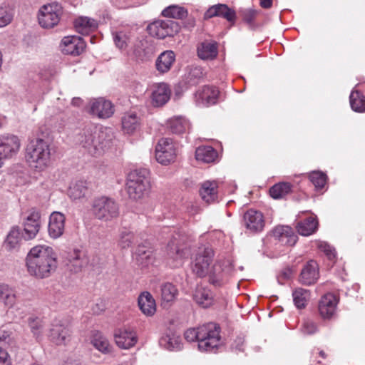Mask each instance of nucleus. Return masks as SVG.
<instances>
[{"instance_id":"obj_27","label":"nucleus","mask_w":365,"mask_h":365,"mask_svg":"<svg viewBox=\"0 0 365 365\" xmlns=\"http://www.w3.org/2000/svg\"><path fill=\"white\" fill-rule=\"evenodd\" d=\"M14 343L11 334L5 330H0V365H11L8 349Z\"/></svg>"},{"instance_id":"obj_50","label":"nucleus","mask_w":365,"mask_h":365,"mask_svg":"<svg viewBox=\"0 0 365 365\" xmlns=\"http://www.w3.org/2000/svg\"><path fill=\"white\" fill-rule=\"evenodd\" d=\"M308 295V290L302 288L297 289L293 292V301L297 309H303L305 307Z\"/></svg>"},{"instance_id":"obj_61","label":"nucleus","mask_w":365,"mask_h":365,"mask_svg":"<svg viewBox=\"0 0 365 365\" xmlns=\"http://www.w3.org/2000/svg\"><path fill=\"white\" fill-rule=\"evenodd\" d=\"M170 348L172 349L179 350L181 349L180 339L179 337H173L169 339Z\"/></svg>"},{"instance_id":"obj_3","label":"nucleus","mask_w":365,"mask_h":365,"mask_svg":"<svg viewBox=\"0 0 365 365\" xmlns=\"http://www.w3.org/2000/svg\"><path fill=\"white\" fill-rule=\"evenodd\" d=\"M188 236L181 230H174L166 247L165 259L168 264L173 268L182 265L188 256L186 243Z\"/></svg>"},{"instance_id":"obj_14","label":"nucleus","mask_w":365,"mask_h":365,"mask_svg":"<svg viewBox=\"0 0 365 365\" xmlns=\"http://www.w3.org/2000/svg\"><path fill=\"white\" fill-rule=\"evenodd\" d=\"M219 91L214 86H205L194 94V101L197 106L207 107L217 103Z\"/></svg>"},{"instance_id":"obj_62","label":"nucleus","mask_w":365,"mask_h":365,"mask_svg":"<svg viewBox=\"0 0 365 365\" xmlns=\"http://www.w3.org/2000/svg\"><path fill=\"white\" fill-rule=\"evenodd\" d=\"M291 275L292 269L289 268H285L281 272V274L278 277V280L279 281L280 279H282L284 280L288 279L291 277Z\"/></svg>"},{"instance_id":"obj_57","label":"nucleus","mask_w":365,"mask_h":365,"mask_svg":"<svg viewBox=\"0 0 365 365\" xmlns=\"http://www.w3.org/2000/svg\"><path fill=\"white\" fill-rule=\"evenodd\" d=\"M128 37L123 32L116 33L113 36L115 44L120 49H123L128 46Z\"/></svg>"},{"instance_id":"obj_7","label":"nucleus","mask_w":365,"mask_h":365,"mask_svg":"<svg viewBox=\"0 0 365 365\" xmlns=\"http://www.w3.org/2000/svg\"><path fill=\"white\" fill-rule=\"evenodd\" d=\"M214 255V251L210 247L199 248L192 263V271L197 277L203 278L208 274Z\"/></svg>"},{"instance_id":"obj_63","label":"nucleus","mask_w":365,"mask_h":365,"mask_svg":"<svg viewBox=\"0 0 365 365\" xmlns=\"http://www.w3.org/2000/svg\"><path fill=\"white\" fill-rule=\"evenodd\" d=\"M259 5L263 9H269L272 6V0H260Z\"/></svg>"},{"instance_id":"obj_16","label":"nucleus","mask_w":365,"mask_h":365,"mask_svg":"<svg viewBox=\"0 0 365 365\" xmlns=\"http://www.w3.org/2000/svg\"><path fill=\"white\" fill-rule=\"evenodd\" d=\"M338 299L332 293H327L323 295L318 305L319 313L324 319H331L336 313Z\"/></svg>"},{"instance_id":"obj_48","label":"nucleus","mask_w":365,"mask_h":365,"mask_svg":"<svg viewBox=\"0 0 365 365\" xmlns=\"http://www.w3.org/2000/svg\"><path fill=\"white\" fill-rule=\"evenodd\" d=\"M188 126L187 120L181 117L172 118L168 122L169 130L175 134L183 133Z\"/></svg>"},{"instance_id":"obj_10","label":"nucleus","mask_w":365,"mask_h":365,"mask_svg":"<svg viewBox=\"0 0 365 365\" xmlns=\"http://www.w3.org/2000/svg\"><path fill=\"white\" fill-rule=\"evenodd\" d=\"M39 13L38 19L40 26L45 29H51L59 22L63 8L58 2H53L43 5Z\"/></svg>"},{"instance_id":"obj_19","label":"nucleus","mask_w":365,"mask_h":365,"mask_svg":"<svg viewBox=\"0 0 365 365\" xmlns=\"http://www.w3.org/2000/svg\"><path fill=\"white\" fill-rule=\"evenodd\" d=\"M171 90L165 83H159L153 86L151 94L152 104L155 107L164 106L170 98Z\"/></svg>"},{"instance_id":"obj_15","label":"nucleus","mask_w":365,"mask_h":365,"mask_svg":"<svg viewBox=\"0 0 365 365\" xmlns=\"http://www.w3.org/2000/svg\"><path fill=\"white\" fill-rule=\"evenodd\" d=\"M60 48L62 53L66 55L78 56L86 48V42L81 37L68 36L61 40Z\"/></svg>"},{"instance_id":"obj_39","label":"nucleus","mask_w":365,"mask_h":365,"mask_svg":"<svg viewBox=\"0 0 365 365\" xmlns=\"http://www.w3.org/2000/svg\"><path fill=\"white\" fill-rule=\"evenodd\" d=\"M93 346L105 354L111 353L113 350V346L108 339L98 331H93Z\"/></svg>"},{"instance_id":"obj_9","label":"nucleus","mask_w":365,"mask_h":365,"mask_svg":"<svg viewBox=\"0 0 365 365\" xmlns=\"http://www.w3.org/2000/svg\"><path fill=\"white\" fill-rule=\"evenodd\" d=\"M147 30L150 36L164 39L177 34L180 30V26L178 22L173 20H156L148 26Z\"/></svg>"},{"instance_id":"obj_8","label":"nucleus","mask_w":365,"mask_h":365,"mask_svg":"<svg viewBox=\"0 0 365 365\" xmlns=\"http://www.w3.org/2000/svg\"><path fill=\"white\" fill-rule=\"evenodd\" d=\"M42 222L40 211L36 208H31L22 219V237L24 240H31L34 239L41 227Z\"/></svg>"},{"instance_id":"obj_59","label":"nucleus","mask_w":365,"mask_h":365,"mask_svg":"<svg viewBox=\"0 0 365 365\" xmlns=\"http://www.w3.org/2000/svg\"><path fill=\"white\" fill-rule=\"evenodd\" d=\"M245 345V338L237 336L231 345V349L236 353L243 351Z\"/></svg>"},{"instance_id":"obj_53","label":"nucleus","mask_w":365,"mask_h":365,"mask_svg":"<svg viewBox=\"0 0 365 365\" xmlns=\"http://www.w3.org/2000/svg\"><path fill=\"white\" fill-rule=\"evenodd\" d=\"M14 16L13 10L6 5L0 6V27H4L11 23Z\"/></svg>"},{"instance_id":"obj_44","label":"nucleus","mask_w":365,"mask_h":365,"mask_svg":"<svg viewBox=\"0 0 365 365\" xmlns=\"http://www.w3.org/2000/svg\"><path fill=\"white\" fill-rule=\"evenodd\" d=\"M187 10L178 5H170L162 11V16L167 18L182 19L187 16Z\"/></svg>"},{"instance_id":"obj_12","label":"nucleus","mask_w":365,"mask_h":365,"mask_svg":"<svg viewBox=\"0 0 365 365\" xmlns=\"http://www.w3.org/2000/svg\"><path fill=\"white\" fill-rule=\"evenodd\" d=\"M20 148V141L17 136L11 134L0 135V168L3 160L15 155Z\"/></svg>"},{"instance_id":"obj_47","label":"nucleus","mask_w":365,"mask_h":365,"mask_svg":"<svg viewBox=\"0 0 365 365\" xmlns=\"http://www.w3.org/2000/svg\"><path fill=\"white\" fill-rule=\"evenodd\" d=\"M74 26L76 30L81 34L87 36L89 38V41L91 42V23L90 19L87 17H78L74 21Z\"/></svg>"},{"instance_id":"obj_46","label":"nucleus","mask_w":365,"mask_h":365,"mask_svg":"<svg viewBox=\"0 0 365 365\" xmlns=\"http://www.w3.org/2000/svg\"><path fill=\"white\" fill-rule=\"evenodd\" d=\"M86 182L79 180L70 186L68 190V195L74 199H80L83 197L88 192V187Z\"/></svg>"},{"instance_id":"obj_24","label":"nucleus","mask_w":365,"mask_h":365,"mask_svg":"<svg viewBox=\"0 0 365 365\" xmlns=\"http://www.w3.org/2000/svg\"><path fill=\"white\" fill-rule=\"evenodd\" d=\"M214 16L222 17L230 22H233L236 19V14L234 10L230 9L226 4H218L210 7L205 14L206 19H210Z\"/></svg>"},{"instance_id":"obj_22","label":"nucleus","mask_w":365,"mask_h":365,"mask_svg":"<svg viewBox=\"0 0 365 365\" xmlns=\"http://www.w3.org/2000/svg\"><path fill=\"white\" fill-rule=\"evenodd\" d=\"M65 220L64 215L58 212H53L50 215L48 231L51 237L56 239L63 235Z\"/></svg>"},{"instance_id":"obj_54","label":"nucleus","mask_w":365,"mask_h":365,"mask_svg":"<svg viewBox=\"0 0 365 365\" xmlns=\"http://www.w3.org/2000/svg\"><path fill=\"white\" fill-rule=\"evenodd\" d=\"M27 322L31 331L33 333L34 336L38 339L41 336L43 329L41 319L38 317H29L27 319Z\"/></svg>"},{"instance_id":"obj_23","label":"nucleus","mask_w":365,"mask_h":365,"mask_svg":"<svg viewBox=\"0 0 365 365\" xmlns=\"http://www.w3.org/2000/svg\"><path fill=\"white\" fill-rule=\"evenodd\" d=\"M319 278L317 263L314 260L309 261L303 267L299 276V281L304 285L314 284Z\"/></svg>"},{"instance_id":"obj_36","label":"nucleus","mask_w":365,"mask_h":365,"mask_svg":"<svg viewBox=\"0 0 365 365\" xmlns=\"http://www.w3.org/2000/svg\"><path fill=\"white\" fill-rule=\"evenodd\" d=\"M194 300L202 307H210L213 302L212 292L205 287H197L193 295Z\"/></svg>"},{"instance_id":"obj_35","label":"nucleus","mask_w":365,"mask_h":365,"mask_svg":"<svg viewBox=\"0 0 365 365\" xmlns=\"http://www.w3.org/2000/svg\"><path fill=\"white\" fill-rule=\"evenodd\" d=\"M127 192L130 199L138 200L148 196L150 190V182L141 185H126Z\"/></svg>"},{"instance_id":"obj_18","label":"nucleus","mask_w":365,"mask_h":365,"mask_svg":"<svg viewBox=\"0 0 365 365\" xmlns=\"http://www.w3.org/2000/svg\"><path fill=\"white\" fill-rule=\"evenodd\" d=\"M116 345L123 349H128L133 346L137 342L135 332L128 329H118L114 333Z\"/></svg>"},{"instance_id":"obj_38","label":"nucleus","mask_w":365,"mask_h":365,"mask_svg":"<svg viewBox=\"0 0 365 365\" xmlns=\"http://www.w3.org/2000/svg\"><path fill=\"white\" fill-rule=\"evenodd\" d=\"M140 126V118L134 112L125 113L122 118V128L124 132L130 134Z\"/></svg>"},{"instance_id":"obj_52","label":"nucleus","mask_w":365,"mask_h":365,"mask_svg":"<svg viewBox=\"0 0 365 365\" xmlns=\"http://www.w3.org/2000/svg\"><path fill=\"white\" fill-rule=\"evenodd\" d=\"M309 178L315 188L319 190L324 187L327 176L321 171H312L309 174Z\"/></svg>"},{"instance_id":"obj_26","label":"nucleus","mask_w":365,"mask_h":365,"mask_svg":"<svg viewBox=\"0 0 365 365\" xmlns=\"http://www.w3.org/2000/svg\"><path fill=\"white\" fill-rule=\"evenodd\" d=\"M113 113L114 107L110 101L98 98L93 102V115H96L99 118L106 119L110 118Z\"/></svg>"},{"instance_id":"obj_32","label":"nucleus","mask_w":365,"mask_h":365,"mask_svg":"<svg viewBox=\"0 0 365 365\" xmlns=\"http://www.w3.org/2000/svg\"><path fill=\"white\" fill-rule=\"evenodd\" d=\"M149 175L150 172L146 168L132 170L128 175L126 185H141L145 184V182H150Z\"/></svg>"},{"instance_id":"obj_20","label":"nucleus","mask_w":365,"mask_h":365,"mask_svg":"<svg viewBox=\"0 0 365 365\" xmlns=\"http://www.w3.org/2000/svg\"><path fill=\"white\" fill-rule=\"evenodd\" d=\"M274 237L284 245L293 246L297 241V236L293 229L287 225H278L272 231Z\"/></svg>"},{"instance_id":"obj_51","label":"nucleus","mask_w":365,"mask_h":365,"mask_svg":"<svg viewBox=\"0 0 365 365\" xmlns=\"http://www.w3.org/2000/svg\"><path fill=\"white\" fill-rule=\"evenodd\" d=\"M135 240V235L133 232L125 228L123 229L120 233L118 245L122 249L130 247Z\"/></svg>"},{"instance_id":"obj_11","label":"nucleus","mask_w":365,"mask_h":365,"mask_svg":"<svg viewBox=\"0 0 365 365\" xmlns=\"http://www.w3.org/2000/svg\"><path fill=\"white\" fill-rule=\"evenodd\" d=\"M177 156V144L170 138L159 140L155 146L156 160L164 165H169L175 160Z\"/></svg>"},{"instance_id":"obj_5","label":"nucleus","mask_w":365,"mask_h":365,"mask_svg":"<svg viewBox=\"0 0 365 365\" xmlns=\"http://www.w3.org/2000/svg\"><path fill=\"white\" fill-rule=\"evenodd\" d=\"M119 208L117 203L108 197H97L93 202V215L104 221L118 217Z\"/></svg>"},{"instance_id":"obj_31","label":"nucleus","mask_w":365,"mask_h":365,"mask_svg":"<svg viewBox=\"0 0 365 365\" xmlns=\"http://www.w3.org/2000/svg\"><path fill=\"white\" fill-rule=\"evenodd\" d=\"M175 60V55L172 51H165L158 57L155 66L160 73L168 72Z\"/></svg>"},{"instance_id":"obj_34","label":"nucleus","mask_w":365,"mask_h":365,"mask_svg":"<svg viewBox=\"0 0 365 365\" xmlns=\"http://www.w3.org/2000/svg\"><path fill=\"white\" fill-rule=\"evenodd\" d=\"M217 183L215 182L206 181L202 183L200 190L202 199L207 203H212L217 200Z\"/></svg>"},{"instance_id":"obj_60","label":"nucleus","mask_w":365,"mask_h":365,"mask_svg":"<svg viewBox=\"0 0 365 365\" xmlns=\"http://www.w3.org/2000/svg\"><path fill=\"white\" fill-rule=\"evenodd\" d=\"M106 309L105 301L98 299L94 306H93V314H99Z\"/></svg>"},{"instance_id":"obj_58","label":"nucleus","mask_w":365,"mask_h":365,"mask_svg":"<svg viewBox=\"0 0 365 365\" xmlns=\"http://www.w3.org/2000/svg\"><path fill=\"white\" fill-rule=\"evenodd\" d=\"M317 324L310 319H305L301 328L302 331L306 334H312L317 331Z\"/></svg>"},{"instance_id":"obj_37","label":"nucleus","mask_w":365,"mask_h":365,"mask_svg":"<svg viewBox=\"0 0 365 365\" xmlns=\"http://www.w3.org/2000/svg\"><path fill=\"white\" fill-rule=\"evenodd\" d=\"M204 79L203 70L201 67L191 68L189 72L185 76L183 83L186 88L198 85Z\"/></svg>"},{"instance_id":"obj_17","label":"nucleus","mask_w":365,"mask_h":365,"mask_svg":"<svg viewBox=\"0 0 365 365\" xmlns=\"http://www.w3.org/2000/svg\"><path fill=\"white\" fill-rule=\"evenodd\" d=\"M244 225L252 233L262 232L264 227V220L261 212L250 209L244 215Z\"/></svg>"},{"instance_id":"obj_49","label":"nucleus","mask_w":365,"mask_h":365,"mask_svg":"<svg viewBox=\"0 0 365 365\" xmlns=\"http://www.w3.org/2000/svg\"><path fill=\"white\" fill-rule=\"evenodd\" d=\"M24 239L22 237V231L19 227H13L9 234L7 235L5 244L9 246L10 249L16 248Z\"/></svg>"},{"instance_id":"obj_43","label":"nucleus","mask_w":365,"mask_h":365,"mask_svg":"<svg viewBox=\"0 0 365 365\" xmlns=\"http://www.w3.org/2000/svg\"><path fill=\"white\" fill-rule=\"evenodd\" d=\"M161 299L163 303L173 302L177 295L178 289L175 285L170 282H165L160 285Z\"/></svg>"},{"instance_id":"obj_41","label":"nucleus","mask_w":365,"mask_h":365,"mask_svg":"<svg viewBox=\"0 0 365 365\" xmlns=\"http://www.w3.org/2000/svg\"><path fill=\"white\" fill-rule=\"evenodd\" d=\"M351 109L358 113L365 112V96L359 91H353L349 96Z\"/></svg>"},{"instance_id":"obj_28","label":"nucleus","mask_w":365,"mask_h":365,"mask_svg":"<svg viewBox=\"0 0 365 365\" xmlns=\"http://www.w3.org/2000/svg\"><path fill=\"white\" fill-rule=\"evenodd\" d=\"M138 303L140 309L145 315L150 317L155 313V301L150 292L141 293L138 297Z\"/></svg>"},{"instance_id":"obj_21","label":"nucleus","mask_w":365,"mask_h":365,"mask_svg":"<svg viewBox=\"0 0 365 365\" xmlns=\"http://www.w3.org/2000/svg\"><path fill=\"white\" fill-rule=\"evenodd\" d=\"M71 336V331L68 326L58 322L52 324L50 329L49 338L57 345L66 344Z\"/></svg>"},{"instance_id":"obj_25","label":"nucleus","mask_w":365,"mask_h":365,"mask_svg":"<svg viewBox=\"0 0 365 365\" xmlns=\"http://www.w3.org/2000/svg\"><path fill=\"white\" fill-rule=\"evenodd\" d=\"M83 257V253L80 250L68 252L65 257L66 264L71 272H78L88 264V259Z\"/></svg>"},{"instance_id":"obj_13","label":"nucleus","mask_w":365,"mask_h":365,"mask_svg":"<svg viewBox=\"0 0 365 365\" xmlns=\"http://www.w3.org/2000/svg\"><path fill=\"white\" fill-rule=\"evenodd\" d=\"M95 134L93 138V145L95 153L101 155L110 147L113 133L110 128L100 127L98 131H96Z\"/></svg>"},{"instance_id":"obj_2","label":"nucleus","mask_w":365,"mask_h":365,"mask_svg":"<svg viewBox=\"0 0 365 365\" xmlns=\"http://www.w3.org/2000/svg\"><path fill=\"white\" fill-rule=\"evenodd\" d=\"M184 337L188 342L197 341L200 351L216 352L222 344L220 327L212 322L187 329Z\"/></svg>"},{"instance_id":"obj_40","label":"nucleus","mask_w":365,"mask_h":365,"mask_svg":"<svg viewBox=\"0 0 365 365\" xmlns=\"http://www.w3.org/2000/svg\"><path fill=\"white\" fill-rule=\"evenodd\" d=\"M217 157L216 150L211 146H200L196 149L195 158L206 163H212Z\"/></svg>"},{"instance_id":"obj_29","label":"nucleus","mask_w":365,"mask_h":365,"mask_svg":"<svg viewBox=\"0 0 365 365\" xmlns=\"http://www.w3.org/2000/svg\"><path fill=\"white\" fill-rule=\"evenodd\" d=\"M135 255L137 263L142 267H147L155 261L153 251L144 245H138Z\"/></svg>"},{"instance_id":"obj_42","label":"nucleus","mask_w":365,"mask_h":365,"mask_svg":"<svg viewBox=\"0 0 365 365\" xmlns=\"http://www.w3.org/2000/svg\"><path fill=\"white\" fill-rule=\"evenodd\" d=\"M292 185L289 182H279L269 189L270 196L274 199H281L292 192Z\"/></svg>"},{"instance_id":"obj_1","label":"nucleus","mask_w":365,"mask_h":365,"mask_svg":"<svg viewBox=\"0 0 365 365\" xmlns=\"http://www.w3.org/2000/svg\"><path fill=\"white\" fill-rule=\"evenodd\" d=\"M26 266L31 276L40 279L48 277L57 268V255L49 246H35L26 255Z\"/></svg>"},{"instance_id":"obj_33","label":"nucleus","mask_w":365,"mask_h":365,"mask_svg":"<svg viewBox=\"0 0 365 365\" xmlns=\"http://www.w3.org/2000/svg\"><path fill=\"white\" fill-rule=\"evenodd\" d=\"M318 225L316 217H309L297 223V230L299 235L309 236L317 230Z\"/></svg>"},{"instance_id":"obj_30","label":"nucleus","mask_w":365,"mask_h":365,"mask_svg":"<svg viewBox=\"0 0 365 365\" xmlns=\"http://www.w3.org/2000/svg\"><path fill=\"white\" fill-rule=\"evenodd\" d=\"M218 53V46L215 41H204L197 46V55L202 60H212Z\"/></svg>"},{"instance_id":"obj_55","label":"nucleus","mask_w":365,"mask_h":365,"mask_svg":"<svg viewBox=\"0 0 365 365\" xmlns=\"http://www.w3.org/2000/svg\"><path fill=\"white\" fill-rule=\"evenodd\" d=\"M318 248L323 252L329 259L332 260L335 258L336 251L331 245L326 242H319L317 245Z\"/></svg>"},{"instance_id":"obj_64","label":"nucleus","mask_w":365,"mask_h":365,"mask_svg":"<svg viewBox=\"0 0 365 365\" xmlns=\"http://www.w3.org/2000/svg\"><path fill=\"white\" fill-rule=\"evenodd\" d=\"M83 101L81 98L75 97L72 99L71 104L73 106L80 107L83 105Z\"/></svg>"},{"instance_id":"obj_45","label":"nucleus","mask_w":365,"mask_h":365,"mask_svg":"<svg viewBox=\"0 0 365 365\" xmlns=\"http://www.w3.org/2000/svg\"><path fill=\"white\" fill-rule=\"evenodd\" d=\"M0 302L9 307H12L16 302V294L8 285L0 284Z\"/></svg>"},{"instance_id":"obj_56","label":"nucleus","mask_w":365,"mask_h":365,"mask_svg":"<svg viewBox=\"0 0 365 365\" xmlns=\"http://www.w3.org/2000/svg\"><path fill=\"white\" fill-rule=\"evenodd\" d=\"M259 13V11L255 9H245L242 11V19L249 25H252L254 24L255 19Z\"/></svg>"},{"instance_id":"obj_4","label":"nucleus","mask_w":365,"mask_h":365,"mask_svg":"<svg viewBox=\"0 0 365 365\" xmlns=\"http://www.w3.org/2000/svg\"><path fill=\"white\" fill-rule=\"evenodd\" d=\"M26 158L31 167L39 170H43L50 162L49 143L39 138L31 140L26 146Z\"/></svg>"},{"instance_id":"obj_6","label":"nucleus","mask_w":365,"mask_h":365,"mask_svg":"<svg viewBox=\"0 0 365 365\" xmlns=\"http://www.w3.org/2000/svg\"><path fill=\"white\" fill-rule=\"evenodd\" d=\"M233 268L229 260H217L208 271V282L215 287H222L228 281Z\"/></svg>"}]
</instances>
